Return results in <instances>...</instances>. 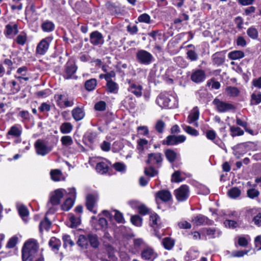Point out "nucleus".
I'll return each mask as SVG.
<instances>
[{
    "mask_svg": "<svg viewBox=\"0 0 261 261\" xmlns=\"http://www.w3.org/2000/svg\"><path fill=\"white\" fill-rule=\"evenodd\" d=\"M77 244L83 249H87L90 245L94 249L98 248L100 242L97 234L88 233L87 234H81L79 237Z\"/></svg>",
    "mask_w": 261,
    "mask_h": 261,
    "instance_id": "2",
    "label": "nucleus"
},
{
    "mask_svg": "<svg viewBox=\"0 0 261 261\" xmlns=\"http://www.w3.org/2000/svg\"><path fill=\"white\" fill-rule=\"evenodd\" d=\"M174 61L178 66L181 68H186L188 65V62L181 56H178L174 58Z\"/></svg>",
    "mask_w": 261,
    "mask_h": 261,
    "instance_id": "44",
    "label": "nucleus"
},
{
    "mask_svg": "<svg viewBox=\"0 0 261 261\" xmlns=\"http://www.w3.org/2000/svg\"><path fill=\"white\" fill-rule=\"evenodd\" d=\"M186 54L187 58L192 62L198 59V55L193 49L188 50Z\"/></svg>",
    "mask_w": 261,
    "mask_h": 261,
    "instance_id": "49",
    "label": "nucleus"
},
{
    "mask_svg": "<svg viewBox=\"0 0 261 261\" xmlns=\"http://www.w3.org/2000/svg\"><path fill=\"white\" fill-rule=\"evenodd\" d=\"M156 197L164 202L169 201L172 198L171 193L168 190H162L158 191L156 194Z\"/></svg>",
    "mask_w": 261,
    "mask_h": 261,
    "instance_id": "24",
    "label": "nucleus"
},
{
    "mask_svg": "<svg viewBox=\"0 0 261 261\" xmlns=\"http://www.w3.org/2000/svg\"><path fill=\"white\" fill-rule=\"evenodd\" d=\"M251 104L257 105L261 102V93H253L251 95Z\"/></svg>",
    "mask_w": 261,
    "mask_h": 261,
    "instance_id": "48",
    "label": "nucleus"
},
{
    "mask_svg": "<svg viewBox=\"0 0 261 261\" xmlns=\"http://www.w3.org/2000/svg\"><path fill=\"white\" fill-rule=\"evenodd\" d=\"M213 63L217 66L222 65L225 62V57L224 54L222 52H217L213 55Z\"/></svg>",
    "mask_w": 261,
    "mask_h": 261,
    "instance_id": "23",
    "label": "nucleus"
},
{
    "mask_svg": "<svg viewBox=\"0 0 261 261\" xmlns=\"http://www.w3.org/2000/svg\"><path fill=\"white\" fill-rule=\"evenodd\" d=\"M35 147L36 153L42 156L46 155L51 151V148L47 146L43 140L40 139L36 141Z\"/></svg>",
    "mask_w": 261,
    "mask_h": 261,
    "instance_id": "13",
    "label": "nucleus"
},
{
    "mask_svg": "<svg viewBox=\"0 0 261 261\" xmlns=\"http://www.w3.org/2000/svg\"><path fill=\"white\" fill-rule=\"evenodd\" d=\"M199 112L197 108L193 109L192 113L188 116V119L189 123H192L199 119Z\"/></svg>",
    "mask_w": 261,
    "mask_h": 261,
    "instance_id": "34",
    "label": "nucleus"
},
{
    "mask_svg": "<svg viewBox=\"0 0 261 261\" xmlns=\"http://www.w3.org/2000/svg\"><path fill=\"white\" fill-rule=\"evenodd\" d=\"M54 97L57 105L60 108L71 107L74 105L73 98L68 97L67 94H56Z\"/></svg>",
    "mask_w": 261,
    "mask_h": 261,
    "instance_id": "6",
    "label": "nucleus"
},
{
    "mask_svg": "<svg viewBox=\"0 0 261 261\" xmlns=\"http://www.w3.org/2000/svg\"><path fill=\"white\" fill-rule=\"evenodd\" d=\"M106 88L107 92L111 93H117L119 89L118 84L113 81H107Z\"/></svg>",
    "mask_w": 261,
    "mask_h": 261,
    "instance_id": "26",
    "label": "nucleus"
},
{
    "mask_svg": "<svg viewBox=\"0 0 261 261\" xmlns=\"http://www.w3.org/2000/svg\"><path fill=\"white\" fill-rule=\"evenodd\" d=\"M71 223L70 227L74 228L77 227L81 223V219L79 217H75L74 215H72L69 218Z\"/></svg>",
    "mask_w": 261,
    "mask_h": 261,
    "instance_id": "52",
    "label": "nucleus"
},
{
    "mask_svg": "<svg viewBox=\"0 0 261 261\" xmlns=\"http://www.w3.org/2000/svg\"><path fill=\"white\" fill-rule=\"evenodd\" d=\"M162 244L166 249L171 250L174 246L175 241L171 238L166 237L163 239Z\"/></svg>",
    "mask_w": 261,
    "mask_h": 261,
    "instance_id": "30",
    "label": "nucleus"
},
{
    "mask_svg": "<svg viewBox=\"0 0 261 261\" xmlns=\"http://www.w3.org/2000/svg\"><path fill=\"white\" fill-rule=\"evenodd\" d=\"M141 256L143 260L153 261L157 257L158 254L152 248L146 247L141 251Z\"/></svg>",
    "mask_w": 261,
    "mask_h": 261,
    "instance_id": "15",
    "label": "nucleus"
},
{
    "mask_svg": "<svg viewBox=\"0 0 261 261\" xmlns=\"http://www.w3.org/2000/svg\"><path fill=\"white\" fill-rule=\"evenodd\" d=\"M124 103H128L130 108L133 109L136 107V99L132 95H128L123 100Z\"/></svg>",
    "mask_w": 261,
    "mask_h": 261,
    "instance_id": "50",
    "label": "nucleus"
},
{
    "mask_svg": "<svg viewBox=\"0 0 261 261\" xmlns=\"http://www.w3.org/2000/svg\"><path fill=\"white\" fill-rule=\"evenodd\" d=\"M163 160V155L161 153H150L147 155L146 163L148 165H156L158 168H160L162 166Z\"/></svg>",
    "mask_w": 261,
    "mask_h": 261,
    "instance_id": "10",
    "label": "nucleus"
},
{
    "mask_svg": "<svg viewBox=\"0 0 261 261\" xmlns=\"http://www.w3.org/2000/svg\"><path fill=\"white\" fill-rule=\"evenodd\" d=\"M130 221L132 224L136 226L140 227L142 225V219L138 215L132 216Z\"/></svg>",
    "mask_w": 261,
    "mask_h": 261,
    "instance_id": "55",
    "label": "nucleus"
},
{
    "mask_svg": "<svg viewBox=\"0 0 261 261\" xmlns=\"http://www.w3.org/2000/svg\"><path fill=\"white\" fill-rule=\"evenodd\" d=\"M158 173V171L152 166H151L148 168H145L144 169V174L149 177H154Z\"/></svg>",
    "mask_w": 261,
    "mask_h": 261,
    "instance_id": "51",
    "label": "nucleus"
},
{
    "mask_svg": "<svg viewBox=\"0 0 261 261\" xmlns=\"http://www.w3.org/2000/svg\"><path fill=\"white\" fill-rule=\"evenodd\" d=\"M165 155L167 160L171 163H173L176 159L177 153L171 149H167L165 151Z\"/></svg>",
    "mask_w": 261,
    "mask_h": 261,
    "instance_id": "27",
    "label": "nucleus"
},
{
    "mask_svg": "<svg viewBox=\"0 0 261 261\" xmlns=\"http://www.w3.org/2000/svg\"><path fill=\"white\" fill-rule=\"evenodd\" d=\"M107 8L112 14H119L120 13V9L114 4L111 3H108L106 4Z\"/></svg>",
    "mask_w": 261,
    "mask_h": 261,
    "instance_id": "53",
    "label": "nucleus"
},
{
    "mask_svg": "<svg viewBox=\"0 0 261 261\" xmlns=\"http://www.w3.org/2000/svg\"><path fill=\"white\" fill-rule=\"evenodd\" d=\"M97 135L96 132L89 130L85 134L84 137L90 143H93L95 141Z\"/></svg>",
    "mask_w": 261,
    "mask_h": 261,
    "instance_id": "36",
    "label": "nucleus"
},
{
    "mask_svg": "<svg viewBox=\"0 0 261 261\" xmlns=\"http://www.w3.org/2000/svg\"><path fill=\"white\" fill-rule=\"evenodd\" d=\"M41 28L45 32H50L54 30L55 24L51 21L46 20L42 23Z\"/></svg>",
    "mask_w": 261,
    "mask_h": 261,
    "instance_id": "31",
    "label": "nucleus"
},
{
    "mask_svg": "<svg viewBox=\"0 0 261 261\" xmlns=\"http://www.w3.org/2000/svg\"><path fill=\"white\" fill-rule=\"evenodd\" d=\"M90 43L94 45H101L104 43L103 37L102 34L97 31H93L90 34Z\"/></svg>",
    "mask_w": 261,
    "mask_h": 261,
    "instance_id": "17",
    "label": "nucleus"
},
{
    "mask_svg": "<svg viewBox=\"0 0 261 261\" xmlns=\"http://www.w3.org/2000/svg\"><path fill=\"white\" fill-rule=\"evenodd\" d=\"M192 220L197 226L202 225H211L214 223L213 220L209 219L207 217L202 214H198L195 216Z\"/></svg>",
    "mask_w": 261,
    "mask_h": 261,
    "instance_id": "19",
    "label": "nucleus"
},
{
    "mask_svg": "<svg viewBox=\"0 0 261 261\" xmlns=\"http://www.w3.org/2000/svg\"><path fill=\"white\" fill-rule=\"evenodd\" d=\"M190 190L186 185H182L174 191V195L177 201L182 202L186 201L189 197Z\"/></svg>",
    "mask_w": 261,
    "mask_h": 261,
    "instance_id": "9",
    "label": "nucleus"
},
{
    "mask_svg": "<svg viewBox=\"0 0 261 261\" xmlns=\"http://www.w3.org/2000/svg\"><path fill=\"white\" fill-rule=\"evenodd\" d=\"M246 217L248 219H251V223L255 225L261 226V212L255 208H249L246 211Z\"/></svg>",
    "mask_w": 261,
    "mask_h": 261,
    "instance_id": "7",
    "label": "nucleus"
},
{
    "mask_svg": "<svg viewBox=\"0 0 261 261\" xmlns=\"http://www.w3.org/2000/svg\"><path fill=\"white\" fill-rule=\"evenodd\" d=\"M244 56V53L241 50L232 51L228 55V57L230 59L234 60L243 58Z\"/></svg>",
    "mask_w": 261,
    "mask_h": 261,
    "instance_id": "32",
    "label": "nucleus"
},
{
    "mask_svg": "<svg viewBox=\"0 0 261 261\" xmlns=\"http://www.w3.org/2000/svg\"><path fill=\"white\" fill-rule=\"evenodd\" d=\"M21 134V130L17 125H14L11 127L8 132V135L13 136L15 137H19Z\"/></svg>",
    "mask_w": 261,
    "mask_h": 261,
    "instance_id": "33",
    "label": "nucleus"
},
{
    "mask_svg": "<svg viewBox=\"0 0 261 261\" xmlns=\"http://www.w3.org/2000/svg\"><path fill=\"white\" fill-rule=\"evenodd\" d=\"M50 174L52 180L55 181H58L60 180V177L62 173L60 170L55 169L50 171Z\"/></svg>",
    "mask_w": 261,
    "mask_h": 261,
    "instance_id": "47",
    "label": "nucleus"
},
{
    "mask_svg": "<svg viewBox=\"0 0 261 261\" xmlns=\"http://www.w3.org/2000/svg\"><path fill=\"white\" fill-rule=\"evenodd\" d=\"M156 103L162 108L174 109L178 106L176 98L166 93H161L157 97Z\"/></svg>",
    "mask_w": 261,
    "mask_h": 261,
    "instance_id": "3",
    "label": "nucleus"
},
{
    "mask_svg": "<svg viewBox=\"0 0 261 261\" xmlns=\"http://www.w3.org/2000/svg\"><path fill=\"white\" fill-rule=\"evenodd\" d=\"M64 242V247L66 248L68 244L70 246H73L74 245V242L70 239V236L68 234H64L62 237Z\"/></svg>",
    "mask_w": 261,
    "mask_h": 261,
    "instance_id": "62",
    "label": "nucleus"
},
{
    "mask_svg": "<svg viewBox=\"0 0 261 261\" xmlns=\"http://www.w3.org/2000/svg\"><path fill=\"white\" fill-rule=\"evenodd\" d=\"M205 79V72L202 69H197L191 75V80L194 83L202 82Z\"/></svg>",
    "mask_w": 261,
    "mask_h": 261,
    "instance_id": "20",
    "label": "nucleus"
},
{
    "mask_svg": "<svg viewBox=\"0 0 261 261\" xmlns=\"http://www.w3.org/2000/svg\"><path fill=\"white\" fill-rule=\"evenodd\" d=\"M186 140V137L184 135L176 136L175 135H170L163 140L162 144L168 146L176 145L184 142Z\"/></svg>",
    "mask_w": 261,
    "mask_h": 261,
    "instance_id": "8",
    "label": "nucleus"
},
{
    "mask_svg": "<svg viewBox=\"0 0 261 261\" xmlns=\"http://www.w3.org/2000/svg\"><path fill=\"white\" fill-rule=\"evenodd\" d=\"M97 85V80L96 79H91L87 80L85 83V88L86 90L91 91L95 89Z\"/></svg>",
    "mask_w": 261,
    "mask_h": 261,
    "instance_id": "29",
    "label": "nucleus"
},
{
    "mask_svg": "<svg viewBox=\"0 0 261 261\" xmlns=\"http://www.w3.org/2000/svg\"><path fill=\"white\" fill-rule=\"evenodd\" d=\"M53 38L49 37L42 39L38 44L36 53L39 55H44L47 51Z\"/></svg>",
    "mask_w": 261,
    "mask_h": 261,
    "instance_id": "11",
    "label": "nucleus"
},
{
    "mask_svg": "<svg viewBox=\"0 0 261 261\" xmlns=\"http://www.w3.org/2000/svg\"><path fill=\"white\" fill-rule=\"evenodd\" d=\"M18 27L17 24H14L11 25L10 24H7L6 26V32L5 34L6 36H10L11 35H16L18 32Z\"/></svg>",
    "mask_w": 261,
    "mask_h": 261,
    "instance_id": "35",
    "label": "nucleus"
},
{
    "mask_svg": "<svg viewBox=\"0 0 261 261\" xmlns=\"http://www.w3.org/2000/svg\"><path fill=\"white\" fill-rule=\"evenodd\" d=\"M98 200V195L97 194H89L86 197V206L89 211L92 212L95 214L96 211H93V208Z\"/></svg>",
    "mask_w": 261,
    "mask_h": 261,
    "instance_id": "18",
    "label": "nucleus"
},
{
    "mask_svg": "<svg viewBox=\"0 0 261 261\" xmlns=\"http://www.w3.org/2000/svg\"><path fill=\"white\" fill-rule=\"evenodd\" d=\"M259 194V191L258 190L255 189L254 188L248 189L247 191V197L252 199L258 197Z\"/></svg>",
    "mask_w": 261,
    "mask_h": 261,
    "instance_id": "41",
    "label": "nucleus"
},
{
    "mask_svg": "<svg viewBox=\"0 0 261 261\" xmlns=\"http://www.w3.org/2000/svg\"><path fill=\"white\" fill-rule=\"evenodd\" d=\"M73 128L72 125L69 122H64L60 126V131L62 134L70 133Z\"/></svg>",
    "mask_w": 261,
    "mask_h": 261,
    "instance_id": "40",
    "label": "nucleus"
},
{
    "mask_svg": "<svg viewBox=\"0 0 261 261\" xmlns=\"http://www.w3.org/2000/svg\"><path fill=\"white\" fill-rule=\"evenodd\" d=\"M226 92L230 96H237L240 93L239 89L236 87L229 86L226 88Z\"/></svg>",
    "mask_w": 261,
    "mask_h": 261,
    "instance_id": "45",
    "label": "nucleus"
},
{
    "mask_svg": "<svg viewBox=\"0 0 261 261\" xmlns=\"http://www.w3.org/2000/svg\"><path fill=\"white\" fill-rule=\"evenodd\" d=\"M165 127V123L162 120H158L155 125V130L160 134H161L164 132Z\"/></svg>",
    "mask_w": 261,
    "mask_h": 261,
    "instance_id": "58",
    "label": "nucleus"
},
{
    "mask_svg": "<svg viewBox=\"0 0 261 261\" xmlns=\"http://www.w3.org/2000/svg\"><path fill=\"white\" fill-rule=\"evenodd\" d=\"M231 136L232 137L242 136L244 134V131L239 127L231 126L230 128Z\"/></svg>",
    "mask_w": 261,
    "mask_h": 261,
    "instance_id": "46",
    "label": "nucleus"
},
{
    "mask_svg": "<svg viewBox=\"0 0 261 261\" xmlns=\"http://www.w3.org/2000/svg\"><path fill=\"white\" fill-rule=\"evenodd\" d=\"M106 103L104 101H100L96 102L94 106V109L96 111H103L106 109Z\"/></svg>",
    "mask_w": 261,
    "mask_h": 261,
    "instance_id": "61",
    "label": "nucleus"
},
{
    "mask_svg": "<svg viewBox=\"0 0 261 261\" xmlns=\"http://www.w3.org/2000/svg\"><path fill=\"white\" fill-rule=\"evenodd\" d=\"M115 219L119 223H124L125 220L123 218V214L117 210H115Z\"/></svg>",
    "mask_w": 261,
    "mask_h": 261,
    "instance_id": "64",
    "label": "nucleus"
},
{
    "mask_svg": "<svg viewBox=\"0 0 261 261\" xmlns=\"http://www.w3.org/2000/svg\"><path fill=\"white\" fill-rule=\"evenodd\" d=\"M74 200L71 198H67L61 205V208L65 211H69L73 205Z\"/></svg>",
    "mask_w": 261,
    "mask_h": 261,
    "instance_id": "38",
    "label": "nucleus"
},
{
    "mask_svg": "<svg viewBox=\"0 0 261 261\" xmlns=\"http://www.w3.org/2000/svg\"><path fill=\"white\" fill-rule=\"evenodd\" d=\"M127 81L129 84L127 88L128 91L134 94L136 97H140L142 95L143 87L142 85L132 82L130 80Z\"/></svg>",
    "mask_w": 261,
    "mask_h": 261,
    "instance_id": "16",
    "label": "nucleus"
},
{
    "mask_svg": "<svg viewBox=\"0 0 261 261\" xmlns=\"http://www.w3.org/2000/svg\"><path fill=\"white\" fill-rule=\"evenodd\" d=\"M9 85L11 93L16 94L20 90V86L14 80L9 81L8 83Z\"/></svg>",
    "mask_w": 261,
    "mask_h": 261,
    "instance_id": "43",
    "label": "nucleus"
},
{
    "mask_svg": "<svg viewBox=\"0 0 261 261\" xmlns=\"http://www.w3.org/2000/svg\"><path fill=\"white\" fill-rule=\"evenodd\" d=\"M61 141L62 145L66 146H68L72 144L73 140L71 136H64L61 138Z\"/></svg>",
    "mask_w": 261,
    "mask_h": 261,
    "instance_id": "56",
    "label": "nucleus"
},
{
    "mask_svg": "<svg viewBox=\"0 0 261 261\" xmlns=\"http://www.w3.org/2000/svg\"><path fill=\"white\" fill-rule=\"evenodd\" d=\"M138 210L139 214L142 215H145L147 214H149L150 215L151 213H150V209L144 204H141L139 205Z\"/></svg>",
    "mask_w": 261,
    "mask_h": 261,
    "instance_id": "60",
    "label": "nucleus"
},
{
    "mask_svg": "<svg viewBox=\"0 0 261 261\" xmlns=\"http://www.w3.org/2000/svg\"><path fill=\"white\" fill-rule=\"evenodd\" d=\"M38 245L34 239H30L23 245L22 249L23 261H33L37 255Z\"/></svg>",
    "mask_w": 261,
    "mask_h": 261,
    "instance_id": "1",
    "label": "nucleus"
},
{
    "mask_svg": "<svg viewBox=\"0 0 261 261\" xmlns=\"http://www.w3.org/2000/svg\"><path fill=\"white\" fill-rule=\"evenodd\" d=\"M114 169L118 172H124L126 169V166L121 162H116L113 165Z\"/></svg>",
    "mask_w": 261,
    "mask_h": 261,
    "instance_id": "63",
    "label": "nucleus"
},
{
    "mask_svg": "<svg viewBox=\"0 0 261 261\" xmlns=\"http://www.w3.org/2000/svg\"><path fill=\"white\" fill-rule=\"evenodd\" d=\"M71 113L72 117L76 121L82 120L85 116V112L84 109L79 107L74 108L72 110Z\"/></svg>",
    "mask_w": 261,
    "mask_h": 261,
    "instance_id": "21",
    "label": "nucleus"
},
{
    "mask_svg": "<svg viewBox=\"0 0 261 261\" xmlns=\"http://www.w3.org/2000/svg\"><path fill=\"white\" fill-rule=\"evenodd\" d=\"M51 222L47 217H45L44 220L41 221L39 224V230L42 231L43 230L48 231L51 226Z\"/></svg>",
    "mask_w": 261,
    "mask_h": 261,
    "instance_id": "37",
    "label": "nucleus"
},
{
    "mask_svg": "<svg viewBox=\"0 0 261 261\" xmlns=\"http://www.w3.org/2000/svg\"><path fill=\"white\" fill-rule=\"evenodd\" d=\"M149 221L150 226L154 229L159 228L161 226L160 217L155 213L150 214Z\"/></svg>",
    "mask_w": 261,
    "mask_h": 261,
    "instance_id": "22",
    "label": "nucleus"
},
{
    "mask_svg": "<svg viewBox=\"0 0 261 261\" xmlns=\"http://www.w3.org/2000/svg\"><path fill=\"white\" fill-rule=\"evenodd\" d=\"M18 116L23 119V121H29L32 117L31 115L28 111H21L18 113Z\"/></svg>",
    "mask_w": 261,
    "mask_h": 261,
    "instance_id": "54",
    "label": "nucleus"
},
{
    "mask_svg": "<svg viewBox=\"0 0 261 261\" xmlns=\"http://www.w3.org/2000/svg\"><path fill=\"white\" fill-rule=\"evenodd\" d=\"M213 103L216 106L217 111L220 113H225L235 109L233 105L221 101L218 98L214 99Z\"/></svg>",
    "mask_w": 261,
    "mask_h": 261,
    "instance_id": "12",
    "label": "nucleus"
},
{
    "mask_svg": "<svg viewBox=\"0 0 261 261\" xmlns=\"http://www.w3.org/2000/svg\"><path fill=\"white\" fill-rule=\"evenodd\" d=\"M138 20L148 24L150 23V16L147 13H143L138 17Z\"/></svg>",
    "mask_w": 261,
    "mask_h": 261,
    "instance_id": "59",
    "label": "nucleus"
},
{
    "mask_svg": "<svg viewBox=\"0 0 261 261\" xmlns=\"http://www.w3.org/2000/svg\"><path fill=\"white\" fill-rule=\"evenodd\" d=\"M64 192H67V191L62 189L55 190L50 198L49 202L48 203L47 206L49 207L50 204L52 205L59 204L61 199L64 196Z\"/></svg>",
    "mask_w": 261,
    "mask_h": 261,
    "instance_id": "14",
    "label": "nucleus"
},
{
    "mask_svg": "<svg viewBox=\"0 0 261 261\" xmlns=\"http://www.w3.org/2000/svg\"><path fill=\"white\" fill-rule=\"evenodd\" d=\"M77 66L73 62H67L64 66L62 76L65 80H76L78 76L75 75Z\"/></svg>",
    "mask_w": 261,
    "mask_h": 261,
    "instance_id": "4",
    "label": "nucleus"
},
{
    "mask_svg": "<svg viewBox=\"0 0 261 261\" xmlns=\"http://www.w3.org/2000/svg\"><path fill=\"white\" fill-rule=\"evenodd\" d=\"M241 194V191L240 189L237 187H233L230 189L228 192V194L231 198H237L239 197Z\"/></svg>",
    "mask_w": 261,
    "mask_h": 261,
    "instance_id": "42",
    "label": "nucleus"
},
{
    "mask_svg": "<svg viewBox=\"0 0 261 261\" xmlns=\"http://www.w3.org/2000/svg\"><path fill=\"white\" fill-rule=\"evenodd\" d=\"M136 57L138 62L144 65H148L154 60L152 55L144 49L138 50Z\"/></svg>",
    "mask_w": 261,
    "mask_h": 261,
    "instance_id": "5",
    "label": "nucleus"
},
{
    "mask_svg": "<svg viewBox=\"0 0 261 261\" xmlns=\"http://www.w3.org/2000/svg\"><path fill=\"white\" fill-rule=\"evenodd\" d=\"M95 169L99 173L104 174L108 172L109 167L106 163L100 162L97 164Z\"/></svg>",
    "mask_w": 261,
    "mask_h": 261,
    "instance_id": "28",
    "label": "nucleus"
},
{
    "mask_svg": "<svg viewBox=\"0 0 261 261\" xmlns=\"http://www.w3.org/2000/svg\"><path fill=\"white\" fill-rule=\"evenodd\" d=\"M184 130L188 134L193 136H197L199 135L198 130L190 126L186 125L183 127Z\"/></svg>",
    "mask_w": 261,
    "mask_h": 261,
    "instance_id": "57",
    "label": "nucleus"
},
{
    "mask_svg": "<svg viewBox=\"0 0 261 261\" xmlns=\"http://www.w3.org/2000/svg\"><path fill=\"white\" fill-rule=\"evenodd\" d=\"M247 34L253 40H256L258 37V31L254 27H251L247 29Z\"/></svg>",
    "mask_w": 261,
    "mask_h": 261,
    "instance_id": "39",
    "label": "nucleus"
},
{
    "mask_svg": "<svg viewBox=\"0 0 261 261\" xmlns=\"http://www.w3.org/2000/svg\"><path fill=\"white\" fill-rule=\"evenodd\" d=\"M61 242L59 239L55 237H51L48 242L49 246L51 248V250L57 253L59 250L61 246Z\"/></svg>",
    "mask_w": 261,
    "mask_h": 261,
    "instance_id": "25",
    "label": "nucleus"
}]
</instances>
